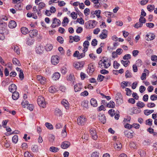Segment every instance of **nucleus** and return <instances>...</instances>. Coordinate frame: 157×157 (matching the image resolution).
Here are the masks:
<instances>
[{
  "label": "nucleus",
  "mask_w": 157,
  "mask_h": 157,
  "mask_svg": "<svg viewBox=\"0 0 157 157\" xmlns=\"http://www.w3.org/2000/svg\"><path fill=\"white\" fill-rule=\"evenodd\" d=\"M57 40L58 42L61 44H62L63 42V39L62 37L61 36H58L57 37Z\"/></svg>",
  "instance_id": "49"
},
{
  "label": "nucleus",
  "mask_w": 157,
  "mask_h": 157,
  "mask_svg": "<svg viewBox=\"0 0 157 157\" xmlns=\"http://www.w3.org/2000/svg\"><path fill=\"white\" fill-rule=\"evenodd\" d=\"M146 90V88L143 86H140L139 88V91L141 93H143Z\"/></svg>",
  "instance_id": "61"
},
{
  "label": "nucleus",
  "mask_w": 157,
  "mask_h": 157,
  "mask_svg": "<svg viewBox=\"0 0 157 157\" xmlns=\"http://www.w3.org/2000/svg\"><path fill=\"white\" fill-rule=\"evenodd\" d=\"M124 135L128 138H131L133 137V132H129L128 130L125 131L124 132Z\"/></svg>",
  "instance_id": "15"
},
{
  "label": "nucleus",
  "mask_w": 157,
  "mask_h": 157,
  "mask_svg": "<svg viewBox=\"0 0 157 157\" xmlns=\"http://www.w3.org/2000/svg\"><path fill=\"white\" fill-rule=\"evenodd\" d=\"M53 80H56L58 79L60 77V74L57 72L55 73L52 76Z\"/></svg>",
  "instance_id": "25"
},
{
  "label": "nucleus",
  "mask_w": 157,
  "mask_h": 157,
  "mask_svg": "<svg viewBox=\"0 0 157 157\" xmlns=\"http://www.w3.org/2000/svg\"><path fill=\"white\" fill-rule=\"evenodd\" d=\"M147 10L150 12H152L155 9L154 5H148L147 6Z\"/></svg>",
  "instance_id": "36"
},
{
  "label": "nucleus",
  "mask_w": 157,
  "mask_h": 157,
  "mask_svg": "<svg viewBox=\"0 0 157 157\" xmlns=\"http://www.w3.org/2000/svg\"><path fill=\"white\" fill-rule=\"evenodd\" d=\"M76 22L82 25L83 24L84 22V20L82 17L79 18H78Z\"/></svg>",
  "instance_id": "54"
},
{
  "label": "nucleus",
  "mask_w": 157,
  "mask_h": 157,
  "mask_svg": "<svg viewBox=\"0 0 157 157\" xmlns=\"http://www.w3.org/2000/svg\"><path fill=\"white\" fill-rule=\"evenodd\" d=\"M49 150L52 152H56L59 151V149L57 147L52 146L50 147Z\"/></svg>",
  "instance_id": "31"
},
{
  "label": "nucleus",
  "mask_w": 157,
  "mask_h": 157,
  "mask_svg": "<svg viewBox=\"0 0 157 157\" xmlns=\"http://www.w3.org/2000/svg\"><path fill=\"white\" fill-rule=\"evenodd\" d=\"M53 48V46L50 44H48L46 46L45 49L47 51H51Z\"/></svg>",
  "instance_id": "39"
},
{
  "label": "nucleus",
  "mask_w": 157,
  "mask_h": 157,
  "mask_svg": "<svg viewBox=\"0 0 157 157\" xmlns=\"http://www.w3.org/2000/svg\"><path fill=\"white\" fill-rule=\"evenodd\" d=\"M24 155L25 157H33V155L28 151L25 152Z\"/></svg>",
  "instance_id": "56"
},
{
  "label": "nucleus",
  "mask_w": 157,
  "mask_h": 157,
  "mask_svg": "<svg viewBox=\"0 0 157 157\" xmlns=\"http://www.w3.org/2000/svg\"><path fill=\"white\" fill-rule=\"evenodd\" d=\"M71 145L70 142L67 141H64L62 142L61 145V147L63 149H66L69 147Z\"/></svg>",
  "instance_id": "8"
},
{
  "label": "nucleus",
  "mask_w": 157,
  "mask_h": 157,
  "mask_svg": "<svg viewBox=\"0 0 157 157\" xmlns=\"http://www.w3.org/2000/svg\"><path fill=\"white\" fill-rule=\"evenodd\" d=\"M29 104V102L28 101H26V100L23 101L21 103V105L22 106H23L24 107H26V106H28Z\"/></svg>",
  "instance_id": "60"
},
{
  "label": "nucleus",
  "mask_w": 157,
  "mask_h": 157,
  "mask_svg": "<svg viewBox=\"0 0 157 157\" xmlns=\"http://www.w3.org/2000/svg\"><path fill=\"white\" fill-rule=\"evenodd\" d=\"M55 114L58 117H60V116L62 115V112L59 109L56 108V109L55 112Z\"/></svg>",
  "instance_id": "30"
},
{
  "label": "nucleus",
  "mask_w": 157,
  "mask_h": 157,
  "mask_svg": "<svg viewBox=\"0 0 157 157\" xmlns=\"http://www.w3.org/2000/svg\"><path fill=\"white\" fill-rule=\"evenodd\" d=\"M102 59L103 60V61L102 60H101L98 63V64L100 66V68H102V64H103L104 68H107L111 65L110 61L108 58L105 57H103Z\"/></svg>",
  "instance_id": "1"
},
{
  "label": "nucleus",
  "mask_w": 157,
  "mask_h": 157,
  "mask_svg": "<svg viewBox=\"0 0 157 157\" xmlns=\"http://www.w3.org/2000/svg\"><path fill=\"white\" fill-rule=\"evenodd\" d=\"M95 68L94 65L92 64H90L88 66V69L87 70V72L91 74L94 71Z\"/></svg>",
  "instance_id": "10"
},
{
  "label": "nucleus",
  "mask_w": 157,
  "mask_h": 157,
  "mask_svg": "<svg viewBox=\"0 0 157 157\" xmlns=\"http://www.w3.org/2000/svg\"><path fill=\"white\" fill-rule=\"evenodd\" d=\"M150 99L152 101H155L157 100V95L154 94L151 95L150 96Z\"/></svg>",
  "instance_id": "58"
},
{
  "label": "nucleus",
  "mask_w": 157,
  "mask_h": 157,
  "mask_svg": "<svg viewBox=\"0 0 157 157\" xmlns=\"http://www.w3.org/2000/svg\"><path fill=\"white\" fill-rule=\"evenodd\" d=\"M88 101L87 100L84 101L82 102V105L84 107L87 108L88 107Z\"/></svg>",
  "instance_id": "42"
},
{
  "label": "nucleus",
  "mask_w": 157,
  "mask_h": 157,
  "mask_svg": "<svg viewBox=\"0 0 157 157\" xmlns=\"http://www.w3.org/2000/svg\"><path fill=\"white\" fill-rule=\"evenodd\" d=\"M8 121V120H5L2 121V126L4 128H6V125Z\"/></svg>",
  "instance_id": "53"
},
{
  "label": "nucleus",
  "mask_w": 157,
  "mask_h": 157,
  "mask_svg": "<svg viewBox=\"0 0 157 157\" xmlns=\"http://www.w3.org/2000/svg\"><path fill=\"white\" fill-rule=\"evenodd\" d=\"M90 132L93 139L94 140L97 139L98 136L95 129L91 128L90 130Z\"/></svg>",
  "instance_id": "7"
},
{
  "label": "nucleus",
  "mask_w": 157,
  "mask_h": 157,
  "mask_svg": "<svg viewBox=\"0 0 157 157\" xmlns=\"http://www.w3.org/2000/svg\"><path fill=\"white\" fill-rule=\"evenodd\" d=\"M142 62L140 59L137 60L136 62V65L138 67H140L142 65Z\"/></svg>",
  "instance_id": "52"
},
{
  "label": "nucleus",
  "mask_w": 157,
  "mask_h": 157,
  "mask_svg": "<svg viewBox=\"0 0 157 157\" xmlns=\"http://www.w3.org/2000/svg\"><path fill=\"white\" fill-rule=\"evenodd\" d=\"M89 45V42L87 40L85 41L83 43V46L85 48H88Z\"/></svg>",
  "instance_id": "59"
},
{
  "label": "nucleus",
  "mask_w": 157,
  "mask_h": 157,
  "mask_svg": "<svg viewBox=\"0 0 157 157\" xmlns=\"http://www.w3.org/2000/svg\"><path fill=\"white\" fill-rule=\"evenodd\" d=\"M19 76L21 80H22L24 78V75L22 70H20V72L19 75Z\"/></svg>",
  "instance_id": "46"
},
{
  "label": "nucleus",
  "mask_w": 157,
  "mask_h": 157,
  "mask_svg": "<svg viewBox=\"0 0 157 157\" xmlns=\"http://www.w3.org/2000/svg\"><path fill=\"white\" fill-rule=\"evenodd\" d=\"M121 62L124 66L125 67H127L128 65L130 63V62L129 61H124L122 60H121Z\"/></svg>",
  "instance_id": "45"
},
{
  "label": "nucleus",
  "mask_w": 157,
  "mask_h": 157,
  "mask_svg": "<svg viewBox=\"0 0 157 157\" xmlns=\"http://www.w3.org/2000/svg\"><path fill=\"white\" fill-rule=\"evenodd\" d=\"M19 94L18 92L17 91L13 93L12 95V98L13 100H17L19 98Z\"/></svg>",
  "instance_id": "21"
},
{
  "label": "nucleus",
  "mask_w": 157,
  "mask_h": 157,
  "mask_svg": "<svg viewBox=\"0 0 157 157\" xmlns=\"http://www.w3.org/2000/svg\"><path fill=\"white\" fill-rule=\"evenodd\" d=\"M115 103L112 101H110L106 105V106L109 108H114L115 107Z\"/></svg>",
  "instance_id": "27"
},
{
  "label": "nucleus",
  "mask_w": 157,
  "mask_h": 157,
  "mask_svg": "<svg viewBox=\"0 0 157 157\" xmlns=\"http://www.w3.org/2000/svg\"><path fill=\"white\" fill-rule=\"evenodd\" d=\"M85 63L83 61L76 62L73 64L74 66L78 70H81L83 67Z\"/></svg>",
  "instance_id": "3"
},
{
  "label": "nucleus",
  "mask_w": 157,
  "mask_h": 157,
  "mask_svg": "<svg viewBox=\"0 0 157 157\" xmlns=\"http://www.w3.org/2000/svg\"><path fill=\"white\" fill-rule=\"evenodd\" d=\"M141 157H145L146 154L144 151H141L139 153Z\"/></svg>",
  "instance_id": "64"
},
{
  "label": "nucleus",
  "mask_w": 157,
  "mask_h": 157,
  "mask_svg": "<svg viewBox=\"0 0 157 157\" xmlns=\"http://www.w3.org/2000/svg\"><path fill=\"white\" fill-rule=\"evenodd\" d=\"M36 52L38 54L41 55L43 52V46L40 44L36 45L35 49Z\"/></svg>",
  "instance_id": "6"
},
{
  "label": "nucleus",
  "mask_w": 157,
  "mask_h": 157,
  "mask_svg": "<svg viewBox=\"0 0 157 157\" xmlns=\"http://www.w3.org/2000/svg\"><path fill=\"white\" fill-rule=\"evenodd\" d=\"M69 20L68 18L66 17H64L62 23L63 24V26H66Z\"/></svg>",
  "instance_id": "33"
},
{
  "label": "nucleus",
  "mask_w": 157,
  "mask_h": 157,
  "mask_svg": "<svg viewBox=\"0 0 157 157\" xmlns=\"http://www.w3.org/2000/svg\"><path fill=\"white\" fill-rule=\"evenodd\" d=\"M71 15L73 19H75L77 18V14L75 12H72Z\"/></svg>",
  "instance_id": "55"
},
{
  "label": "nucleus",
  "mask_w": 157,
  "mask_h": 157,
  "mask_svg": "<svg viewBox=\"0 0 157 157\" xmlns=\"http://www.w3.org/2000/svg\"><path fill=\"white\" fill-rule=\"evenodd\" d=\"M97 42L98 41L96 39H94L92 41L91 45L94 46H95L97 44Z\"/></svg>",
  "instance_id": "62"
},
{
  "label": "nucleus",
  "mask_w": 157,
  "mask_h": 157,
  "mask_svg": "<svg viewBox=\"0 0 157 157\" xmlns=\"http://www.w3.org/2000/svg\"><path fill=\"white\" fill-rule=\"evenodd\" d=\"M123 97L121 94L120 93H118L116 94L115 97V99L116 102H118L119 101H120L122 99Z\"/></svg>",
  "instance_id": "22"
},
{
  "label": "nucleus",
  "mask_w": 157,
  "mask_h": 157,
  "mask_svg": "<svg viewBox=\"0 0 157 157\" xmlns=\"http://www.w3.org/2000/svg\"><path fill=\"white\" fill-rule=\"evenodd\" d=\"M90 102L91 105L94 107H97L98 105L97 101L94 98H92L91 99Z\"/></svg>",
  "instance_id": "24"
},
{
  "label": "nucleus",
  "mask_w": 157,
  "mask_h": 157,
  "mask_svg": "<svg viewBox=\"0 0 157 157\" xmlns=\"http://www.w3.org/2000/svg\"><path fill=\"white\" fill-rule=\"evenodd\" d=\"M18 140V136L17 135H14L12 137V141L14 144H16Z\"/></svg>",
  "instance_id": "37"
},
{
  "label": "nucleus",
  "mask_w": 157,
  "mask_h": 157,
  "mask_svg": "<svg viewBox=\"0 0 157 157\" xmlns=\"http://www.w3.org/2000/svg\"><path fill=\"white\" fill-rule=\"evenodd\" d=\"M45 5L44 3L43 2H40L38 4V9L41 10L44 8L45 6Z\"/></svg>",
  "instance_id": "40"
},
{
  "label": "nucleus",
  "mask_w": 157,
  "mask_h": 157,
  "mask_svg": "<svg viewBox=\"0 0 157 157\" xmlns=\"http://www.w3.org/2000/svg\"><path fill=\"white\" fill-rule=\"evenodd\" d=\"M62 104L63 105L66 109L69 108V104L68 101L66 100H63L62 102Z\"/></svg>",
  "instance_id": "23"
},
{
  "label": "nucleus",
  "mask_w": 157,
  "mask_h": 157,
  "mask_svg": "<svg viewBox=\"0 0 157 157\" xmlns=\"http://www.w3.org/2000/svg\"><path fill=\"white\" fill-rule=\"evenodd\" d=\"M125 91H126V94L127 96H130L131 94L132 91L130 89L128 88H126Z\"/></svg>",
  "instance_id": "57"
},
{
  "label": "nucleus",
  "mask_w": 157,
  "mask_h": 157,
  "mask_svg": "<svg viewBox=\"0 0 157 157\" xmlns=\"http://www.w3.org/2000/svg\"><path fill=\"white\" fill-rule=\"evenodd\" d=\"M29 35L31 37H33L34 36H36L37 31L36 29L30 30L29 32Z\"/></svg>",
  "instance_id": "20"
},
{
  "label": "nucleus",
  "mask_w": 157,
  "mask_h": 157,
  "mask_svg": "<svg viewBox=\"0 0 157 157\" xmlns=\"http://www.w3.org/2000/svg\"><path fill=\"white\" fill-rule=\"evenodd\" d=\"M74 79V76L72 75H70L67 78V80L68 81H73Z\"/></svg>",
  "instance_id": "50"
},
{
  "label": "nucleus",
  "mask_w": 157,
  "mask_h": 157,
  "mask_svg": "<svg viewBox=\"0 0 157 157\" xmlns=\"http://www.w3.org/2000/svg\"><path fill=\"white\" fill-rule=\"evenodd\" d=\"M37 79L38 81H40L41 84H44L46 82V79L45 78L41 76H37Z\"/></svg>",
  "instance_id": "13"
},
{
  "label": "nucleus",
  "mask_w": 157,
  "mask_h": 157,
  "mask_svg": "<svg viewBox=\"0 0 157 157\" xmlns=\"http://www.w3.org/2000/svg\"><path fill=\"white\" fill-rule=\"evenodd\" d=\"M146 36L147 37V38L146 39L147 41L152 40L155 38V35L151 33H149L147 34Z\"/></svg>",
  "instance_id": "14"
},
{
  "label": "nucleus",
  "mask_w": 157,
  "mask_h": 157,
  "mask_svg": "<svg viewBox=\"0 0 157 157\" xmlns=\"http://www.w3.org/2000/svg\"><path fill=\"white\" fill-rule=\"evenodd\" d=\"M16 5H15V7L16 9H17L19 10H21V6L22 3L21 2H18L17 3H15Z\"/></svg>",
  "instance_id": "35"
},
{
  "label": "nucleus",
  "mask_w": 157,
  "mask_h": 157,
  "mask_svg": "<svg viewBox=\"0 0 157 157\" xmlns=\"http://www.w3.org/2000/svg\"><path fill=\"white\" fill-rule=\"evenodd\" d=\"M146 22L145 18L141 16L139 19V22L141 23L142 24L145 23Z\"/></svg>",
  "instance_id": "43"
},
{
  "label": "nucleus",
  "mask_w": 157,
  "mask_h": 157,
  "mask_svg": "<svg viewBox=\"0 0 157 157\" xmlns=\"http://www.w3.org/2000/svg\"><path fill=\"white\" fill-rule=\"evenodd\" d=\"M8 26L10 28H14L17 26V23L15 21L12 20L9 22Z\"/></svg>",
  "instance_id": "17"
},
{
  "label": "nucleus",
  "mask_w": 157,
  "mask_h": 157,
  "mask_svg": "<svg viewBox=\"0 0 157 157\" xmlns=\"http://www.w3.org/2000/svg\"><path fill=\"white\" fill-rule=\"evenodd\" d=\"M21 31L22 33L25 35L29 32V31L28 28L26 27H23L21 28Z\"/></svg>",
  "instance_id": "26"
},
{
  "label": "nucleus",
  "mask_w": 157,
  "mask_h": 157,
  "mask_svg": "<svg viewBox=\"0 0 157 157\" xmlns=\"http://www.w3.org/2000/svg\"><path fill=\"white\" fill-rule=\"evenodd\" d=\"M31 149L33 152H37L38 151V146L37 145H33L32 146Z\"/></svg>",
  "instance_id": "32"
},
{
  "label": "nucleus",
  "mask_w": 157,
  "mask_h": 157,
  "mask_svg": "<svg viewBox=\"0 0 157 157\" xmlns=\"http://www.w3.org/2000/svg\"><path fill=\"white\" fill-rule=\"evenodd\" d=\"M114 147L116 150L119 151L122 148V145L120 142H117L116 144H114Z\"/></svg>",
  "instance_id": "18"
},
{
  "label": "nucleus",
  "mask_w": 157,
  "mask_h": 157,
  "mask_svg": "<svg viewBox=\"0 0 157 157\" xmlns=\"http://www.w3.org/2000/svg\"><path fill=\"white\" fill-rule=\"evenodd\" d=\"M17 89V87L14 84H11L9 87V91L12 93L16 92Z\"/></svg>",
  "instance_id": "12"
},
{
  "label": "nucleus",
  "mask_w": 157,
  "mask_h": 157,
  "mask_svg": "<svg viewBox=\"0 0 157 157\" xmlns=\"http://www.w3.org/2000/svg\"><path fill=\"white\" fill-rule=\"evenodd\" d=\"M136 106L139 108H141L145 106V104L142 102L139 101L136 103Z\"/></svg>",
  "instance_id": "34"
},
{
  "label": "nucleus",
  "mask_w": 157,
  "mask_h": 157,
  "mask_svg": "<svg viewBox=\"0 0 157 157\" xmlns=\"http://www.w3.org/2000/svg\"><path fill=\"white\" fill-rule=\"evenodd\" d=\"M37 103L40 107L44 108L45 107V103L44 99L42 96H39L37 99Z\"/></svg>",
  "instance_id": "4"
},
{
  "label": "nucleus",
  "mask_w": 157,
  "mask_h": 157,
  "mask_svg": "<svg viewBox=\"0 0 157 157\" xmlns=\"http://www.w3.org/2000/svg\"><path fill=\"white\" fill-rule=\"evenodd\" d=\"M108 113L111 117H113L115 115L116 113L115 110L113 109H110L108 111Z\"/></svg>",
  "instance_id": "41"
},
{
  "label": "nucleus",
  "mask_w": 157,
  "mask_h": 157,
  "mask_svg": "<svg viewBox=\"0 0 157 157\" xmlns=\"http://www.w3.org/2000/svg\"><path fill=\"white\" fill-rule=\"evenodd\" d=\"M104 78V76L101 75H98L97 79L98 81H99L100 82H101L103 81Z\"/></svg>",
  "instance_id": "48"
},
{
  "label": "nucleus",
  "mask_w": 157,
  "mask_h": 157,
  "mask_svg": "<svg viewBox=\"0 0 157 157\" xmlns=\"http://www.w3.org/2000/svg\"><path fill=\"white\" fill-rule=\"evenodd\" d=\"M86 118H77V122L79 125H82L85 123L86 120Z\"/></svg>",
  "instance_id": "16"
},
{
  "label": "nucleus",
  "mask_w": 157,
  "mask_h": 157,
  "mask_svg": "<svg viewBox=\"0 0 157 157\" xmlns=\"http://www.w3.org/2000/svg\"><path fill=\"white\" fill-rule=\"evenodd\" d=\"M45 126L46 127L49 129H52L53 128V125L50 123L46 122L45 123Z\"/></svg>",
  "instance_id": "38"
},
{
  "label": "nucleus",
  "mask_w": 157,
  "mask_h": 157,
  "mask_svg": "<svg viewBox=\"0 0 157 157\" xmlns=\"http://www.w3.org/2000/svg\"><path fill=\"white\" fill-rule=\"evenodd\" d=\"M97 22L94 20H90L85 23V26L86 29L94 28L96 25Z\"/></svg>",
  "instance_id": "2"
},
{
  "label": "nucleus",
  "mask_w": 157,
  "mask_h": 157,
  "mask_svg": "<svg viewBox=\"0 0 157 157\" xmlns=\"http://www.w3.org/2000/svg\"><path fill=\"white\" fill-rule=\"evenodd\" d=\"M80 38L78 36H74V41L76 42H78L80 40Z\"/></svg>",
  "instance_id": "63"
},
{
  "label": "nucleus",
  "mask_w": 157,
  "mask_h": 157,
  "mask_svg": "<svg viewBox=\"0 0 157 157\" xmlns=\"http://www.w3.org/2000/svg\"><path fill=\"white\" fill-rule=\"evenodd\" d=\"M82 88V83H79L75 84L74 86V89L75 92L80 91Z\"/></svg>",
  "instance_id": "11"
},
{
  "label": "nucleus",
  "mask_w": 157,
  "mask_h": 157,
  "mask_svg": "<svg viewBox=\"0 0 157 157\" xmlns=\"http://www.w3.org/2000/svg\"><path fill=\"white\" fill-rule=\"evenodd\" d=\"M143 24H142L140 22H137L136 24H135L134 27L137 29H138L139 28L143 26Z\"/></svg>",
  "instance_id": "51"
},
{
  "label": "nucleus",
  "mask_w": 157,
  "mask_h": 157,
  "mask_svg": "<svg viewBox=\"0 0 157 157\" xmlns=\"http://www.w3.org/2000/svg\"><path fill=\"white\" fill-rule=\"evenodd\" d=\"M59 62L58 57L57 56H52L51 58V63L54 65H56Z\"/></svg>",
  "instance_id": "9"
},
{
  "label": "nucleus",
  "mask_w": 157,
  "mask_h": 157,
  "mask_svg": "<svg viewBox=\"0 0 157 157\" xmlns=\"http://www.w3.org/2000/svg\"><path fill=\"white\" fill-rule=\"evenodd\" d=\"M120 66V64L118 63L117 61H115L113 62V67L115 69H117Z\"/></svg>",
  "instance_id": "44"
},
{
  "label": "nucleus",
  "mask_w": 157,
  "mask_h": 157,
  "mask_svg": "<svg viewBox=\"0 0 157 157\" xmlns=\"http://www.w3.org/2000/svg\"><path fill=\"white\" fill-rule=\"evenodd\" d=\"M61 21L59 19L55 18L53 19L51 26L53 28H55L59 26L61 24Z\"/></svg>",
  "instance_id": "5"
},
{
  "label": "nucleus",
  "mask_w": 157,
  "mask_h": 157,
  "mask_svg": "<svg viewBox=\"0 0 157 157\" xmlns=\"http://www.w3.org/2000/svg\"><path fill=\"white\" fill-rule=\"evenodd\" d=\"M107 32L106 29H103L102 30L101 33L99 35V37L101 39H104L107 37V34L105 33V32Z\"/></svg>",
  "instance_id": "19"
},
{
  "label": "nucleus",
  "mask_w": 157,
  "mask_h": 157,
  "mask_svg": "<svg viewBox=\"0 0 157 157\" xmlns=\"http://www.w3.org/2000/svg\"><path fill=\"white\" fill-rule=\"evenodd\" d=\"M12 61L13 63L16 66H20L21 65L19 61L16 58H13Z\"/></svg>",
  "instance_id": "29"
},
{
  "label": "nucleus",
  "mask_w": 157,
  "mask_h": 157,
  "mask_svg": "<svg viewBox=\"0 0 157 157\" xmlns=\"http://www.w3.org/2000/svg\"><path fill=\"white\" fill-rule=\"evenodd\" d=\"M125 77L126 78H130L132 77V73L128 70H127L125 73Z\"/></svg>",
  "instance_id": "47"
},
{
  "label": "nucleus",
  "mask_w": 157,
  "mask_h": 157,
  "mask_svg": "<svg viewBox=\"0 0 157 157\" xmlns=\"http://www.w3.org/2000/svg\"><path fill=\"white\" fill-rule=\"evenodd\" d=\"M49 92L51 93H54L58 91L55 86H52L49 87L48 89Z\"/></svg>",
  "instance_id": "28"
}]
</instances>
